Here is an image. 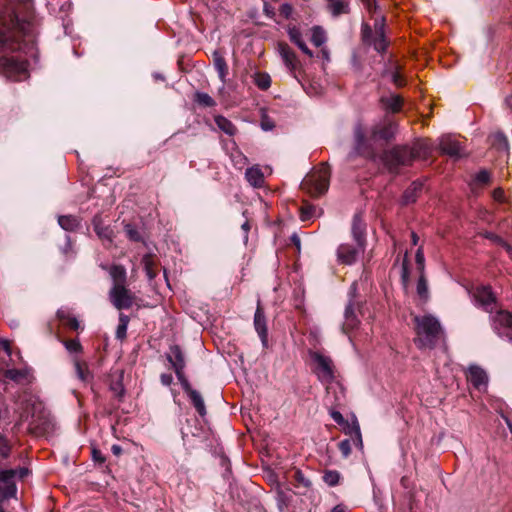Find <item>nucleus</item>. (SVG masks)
Returning <instances> with one entry per match:
<instances>
[{
    "mask_svg": "<svg viewBox=\"0 0 512 512\" xmlns=\"http://www.w3.org/2000/svg\"><path fill=\"white\" fill-rule=\"evenodd\" d=\"M20 20L12 8L0 15V72L8 79L22 81L28 77L27 61L20 52L22 45L18 35Z\"/></svg>",
    "mask_w": 512,
    "mask_h": 512,
    "instance_id": "obj_1",
    "label": "nucleus"
},
{
    "mask_svg": "<svg viewBox=\"0 0 512 512\" xmlns=\"http://www.w3.org/2000/svg\"><path fill=\"white\" fill-rule=\"evenodd\" d=\"M397 131L398 124L390 118H384L370 129L365 128L361 122H357L353 129L354 147L352 154L374 159L379 142L387 143L393 140Z\"/></svg>",
    "mask_w": 512,
    "mask_h": 512,
    "instance_id": "obj_2",
    "label": "nucleus"
},
{
    "mask_svg": "<svg viewBox=\"0 0 512 512\" xmlns=\"http://www.w3.org/2000/svg\"><path fill=\"white\" fill-rule=\"evenodd\" d=\"M416 337L414 342L420 349H432L444 336L439 320L430 314L414 317Z\"/></svg>",
    "mask_w": 512,
    "mask_h": 512,
    "instance_id": "obj_3",
    "label": "nucleus"
},
{
    "mask_svg": "<svg viewBox=\"0 0 512 512\" xmlns=\"http://www.w3.org/2000/svg\"><path fill=\"white\" fill-rule=\"evenodd\" d=\"M20 421L28 424L27 429L37 435L53 429V419L44 404L37 399H30L20 415Z\"/></svg>",
    "mask_w": 512,
    "mask_h": 512,
    "instance_id": "obj_4",
    "label": "nucleus"
},
{
    "mask_svg": "<svg viewBox=\"0 0 512 512\" xmlns=\"http://www.w3.org/2000/svg\"><path fill=\"white\" fill-rule=\"evenodd\" d=\"M429 149L424 143H417L413 147L396 146L384 152L382 161L391 173H397L402 166H407L420 156H426Z\"/></svg>",
    "mask_w": 512,
    "mask_h": 512,
    "instance_id": "obj_5",
    "label": "nucleus"
},
{
    "mask_svg": "<svg viewBox=\"0 0 512 512\" xmlns=\"http://www.w3.org/2000/svg\"><path fill=\"white\" fill-rule=\"evenodd\" d=\"M330 168L322 163L312 170L301 182V188L312 196H320L329 188Z\"/></svg>",
    "mask_w": 512,
    "mask_h": 512,
    "instance_id": "obj_6",
    "label": "nucleus"
},
{
    "mask_svg": "<svg viewBox=\"0 0 512 512\" xmlns=\"http://www.w3.org/2000/svg\"><path fill=\"white\" fill-rule=\"evenodd\" d=\"M494 332L501 338L512 342V315L509 311L498 307L490 316Z\"/></svg>",
    "mask_w": 512,
    "mask_h": 512,
    "instance_id": "obj_7",
    "label": "nucleus"
},
{
    "mask_svg": "<svg viewBox=\"0 0 512 512\" xmlns=\"http://www.w3.org/2000/svg\"><path fill=\"white\" fill-rule=\"evenodd\" d=\"M314 365V371L321 382L331 383L335 378L334 364L332 359L318 351L310 352Z\"/></svg>",
    "mask_w": 512,
    "mask_h": 512,
    "instance_id": "obj_8",
    "label": "nucleus"
},
{
    "mask_svg": "<svg viewBox=\"0 0 512 512\" xmlns=\"http://www.w3.org/2000/svg\"><path fill=\"white\" fill-rule=\"evenodd\" d=\"M357 286V282H353L348 292L349 301L344 311V323L342 326V330L345 334H348L350 330H353L359 324V320L356 315V310L359 309V305L356 303Z\"/></svg>",
    "mask_w": 512,
    "mask_h": 512,
    "instance_id": "obj_9",
    "label": "nucleus"
},
{
    "mask_svg": "<svg viewBox=\"0 0 512 512\" xmlns=\"http://www.w3.org/2000/svg\"><path fill=\"white\" fill-rule=\"evenodd\" d=\"M472 298L475 306L487 313L492 314L499 307L495 295L488 286L477 287L472 294Z\"/></svg>",
    "mask_w": 512,
    "mask_h": 512,
    "instance_id": "obj_10",
    "label": "nucleus"
},
{
    "mask_svg": "<svg viewBox=\"0 0 512 512\" xmlns=\"http://www.w3.org/2000/svg\"><path fill=\"white\" fill-rule=\"evenodd\" d=\"M365 246L362 244L342 243L336 251L337 261L344 265H353L358 260L359 256L364 253Z\"/></svg>",
    "mask_w": 512,
    "mask_h": 512,
    "instance_id": "obj_11",
    "label": "nucleus"
},
{
    "mask_svg": "<svg viewBox=\"0 0 512 512\" xmlns=\"http://www.w3.org/2000/svg\"><path fill=\"white\" fill-rule=\"evenodd\" d=\"M109 299L118 310L128 309L133 304V297L125 285L121 283L112 286L109 291Z\"/></svg>",
    "mask_w": 512,
    "mask_h": 512,
    "instance_id": "obj_12",
    "label": "nucleus"
},
{
    "mask_svg": "<svg viewBox=\"0 0 512 512\" xmlns=\"http://www.w3.org/2000/svg\"><path fill=\"white\" fill-rule=\"evenodd\" d=\"M167 359L171 363L180 384H188L184 376L185 359L181 348L177 345L171 346Z\"/></svg>",
    "mask_w": 512,
    "mask_h": 512,
    "instance_id": "obj_13",
    "label": "nucleus"
},
{
    "mask_svg": "<svg viewBox=\"0 0 512 512\" xmlns=\"http://www.w3.org/2000/svg\"><path fill=\"white\" fill-rule=\"evenodd\" d=\"M439 149L442 154L459 159L465 155L461 143L453 136H442L439 141Z\"/></svg>",
    "mask_w": 512,
    "mask_h": 512,
    "instance_id": "obj_14",
    "label": "nucleus"
},
{
    "mask_svg": "<svg viewBox=\"0 0 512 512\" xmlns=\"http://www.w3.org/2000/svg\"><path fill=\"white\" fill-rule=\"evenodd\" d=\"M254 328L263 346H266L268 342L267 321L264 314V310L260 306V301H258V305L254 314Z\"/></svg>",
    "mask_w": 512,
    "mask_h": 512,
    "instance_id": "obj_15",
    "label": "nucleus"
},
{
    "mask_svg": "<svg viewBox=\"0 0 512 512\" xmlns=\"http://www.w3.org/2000/svg\"><path fill=\"white\" fill-rule=\"evenodd\" d=\"M366 224L363 221L360 214H355L352 221V237L353 242L362 244L363 246L366 245Z\"/></svg>",
    "mask_w": 512,
    "mask_h": 512,
    "instance_id": "obj_16",
    "label": "nucleus"
},
{
    "mask_svg": "<svg viewBox=\"0 0 512 512\" xmlns=\"http://www.w3.org/2000/svg\"><path fill=\"white\" fill-rule=\"evenodd\" d=\"M344 432L350 435L359 449L363 448L362 435L360 426L355 415L352 416V420L349 422L346 420V424L341 425Z\"/></svg>",
    "mask_w": 512,
    "mask_h": 512,
    "instance_id": "obj_17",
    "label": "nucleus"
},
{
    "mask_svg": "<svg viewBox=\"0 0 512 512\" xmlns=\"http://www.w3.org/2000/svg\"><path fill=\"white\" fill-rule=\"evenodd\" d=\"M467 381L470 384H488L487 372L478 365H470L466 371Z\"/></svg>",
    "mask_w": 512,
    "mask_h": 512,
    "instance_id": "obj_18",
    "label": "nucleus"
},
{
    "mask_svg": "<svg viewBox=\"0 0 512 512\" xmlns=\"http://www.w3.org/2000/svg\"><path fill=\"white\" fill-rule=\"evenodd\" d=\"M184 392L201 417L206 415V407L202 395L192 386H183Z\"/></svg>",
    "mask_w": 512,
    "mask_h": 512,
    "instance_id": "obj_19",
    "label": "nucleus"
},
{
    "mask_svg": "<svg viewBox=\"0 0 512 512\" xmlns=\"http://www.w3.org/2000/svg\"><path fill=\"white\" fill-rule=\"evenodd\" d=\"M92 224L95 233L100 239L112 242L114 236L113 230L110 226L103 224L102 218L100 216L96 215L92 220Z\"/></svg>",
    "mask_w": 512,
    "mask_h": 512,
    "instance_id": "obj_20",
    "label": "nucleus"
},
{
    "mask_svg": "<svg viewBox=\"0 0 512 512\" xmlns=\"http://www.w3.org/2000/svg\"><path fill=\"white\" fill-rule=\"evenodd\" d=\"M278 52L289 70H294L297 65L296 55L288 44L278 43Z\"/></svg>",
    "mask_w": 512,
    "mask_h": 512,
    "instance_id": "obj_21",
    "label": "nucleus"
},
{
    "mask_svg": "<svg viewBox=\"0 0 512 512\" xmlns=\"http://www.w3.org/2000/svg\"><path fill=\"white\" fill-rule=\"evenodd\" d=\"M245 179L254 188H260L264 185V174L258 165L252 166L246 170Z\"/></svg>",
    "mask_w": 512,
    "mask_h": 512,
    "instance_id": "obj_22",
    "label": "nucleus"
},
{
    "mask_svg": "<svg viewBox=\"0 0 512 512\" xmlns=\"http://www.w3.org/2000/svg\"><path fill=\"white\" fill-rule=\"evenodd\" d=\"M423 189L422 181H414L412 184L404 191L402 202L407 205L410 203H414L419 195V193Z\"/></svg>",
    "mask_w": 512,
    "mask_h": 512,
    "instance_id": "obj_23",
    "label": "nucleus"
},
{
    "mask_svg": "<svg viewBox=\"0 0 512 512\" xmlns=\"http://www.w3.org/2000/svg\"><path fill=\"white\" fill-rule=\"evenodd\" d=\"M383 107L392 113L400 111L402 106V98L398 94H391L389 96L381 97Z\"/></svg>",
    "mask_w": 512,
    "mask_h": 512,
    "instance_id": "obj_24",
    "label": "nucleus"
},
{
    "mask_svg": "<svg viewBox=\"0 0 512 512\" xmlns=\"http://www.w3.org/2000/svg\"><path fill=\"white\" fill-rule=\"evenodd\" d=\"M6 377L12 381L27 380L32 381L31 368L25 367L23 369H8Z\"/></svg>",
    "mask_w": 512,
    "mask_h": 512,
    "instance_id": "obj_25",
    "label": "nucleus"
},
{
    "mask_svg": "<svg viewBox=\"0 0 512 512\" xmlns=\"http://www.w3.org/2000/svg\"><path fill=\"white\" fill-rule=\"evenodd\" d=\"M213 61H214V67L218 73L220 80L222 82H225L226 76L228 74V67H227L226 60L218 51H214Z\"/></svg>",
    "mask_w": 512,
    "mask_h": 512,
    "instance_id": "obj_26",
    "label": "nucleus"
},
{
    "mask_svg": "<svg viewBox=\"0 0 512 512\" xmlns=\"http://www.w3.org/2000/svg\"><path fill=\"white\" fill-rule=\"evenodd\" d=\"M214 121H215V124L217 125V127L222 131L224 132L225 134L229 135V136H233L236 134L237 132V128L235 127V125L229 120L227 119L226 117L222 116V115H217L215 116L214 118Z\"/></svg>",
    "mask_w": 512,
    "mask_h": 512,
    "instance_id": "obj_27",
    "label": "nucleus"
},
{
    "mask_svg": "<svg viewBox=\"0 0 512 512\" xmlns=\"http://www.w3.org/2000/svg\"><path fill=\"white\" fill-rule=\"evenodd\" d=\"M328 9L334 17L349 12L348 2L345 0H327Z\"/></svg>",
    "mask_w": 512,
    "mask_h": 512,
    "instance_id": "obj_28",
    "label": "nucleus"
},
{
    "mask_svg": "<svg viewBox=\"0 0 512 512\" xmlns=\"http://www.w3.org/2000/svg\"><path fill=\"white\" fill-rule=\"evenodd\" d=\"M58 224L66 231H74L79 227L80 221L75 216L64 215L58 217Z\"/></svg>",
    "mask_w": 512,
    "mask_h": 512,
    "instance_id": "obj_29",
    "label": "nucleus"
},
{
    "mask_svg": "<svg viewBox=\"0 0 512 512\" xmlns=\"http://www.w3.org/2000/svg\"><path fill=\"white\" fill-rule=\"evenodd\" d=\"M109 274L113 280V285L121 283L125 285L126 282V270L121 265H113L110 267Z\"/></svg>",
    "mask_w": 512,
    "mask_h": 512,
    "instance_id": "obj_30",
    "label": "nucleus"
},
{
    "mask_svg": "<svg viewBox=\"0 0 512 512\" xmlns=\"http://www.w3.org/2000/svg\"><path fill=\"white\" fill-rule=\"evenodd\" d=\"M492 146L499 153H503V154H507L508 153V148H509L508 141H507V138L502 133H496L493 136Z\"/></svg>",
    "mask_w": 512,
    "mask_h": 512,
    "instance_id": "obj_31",
    "label": "nucleus"
},
{
    "mask_svg": "<svg viewBox=\"0 0 512 512\" xmlns=\"http://www.w3.org/2000/svg\"><path fill=\"white\" fill-rule=\"evenodd\" d=\"M142 265L144 267L145 273L149 280H152L155 278L156 273L154 271L155 267V261L152 255L146 254L142 258Z\"/></svg>",
    "mask_w": 512,
    "mask_h": 512,
    "instance_id": "obj_32",
    "label": "nucleus"
},
{
    "mask_svg": "<svg viewBox=\"0 0 512 512\" xmlns=\"http://www.w3.org/2000/svg\"><path fill=\"white\" fill-rule=\"evenodd\" d=\"M326 33L320 26H314L312 28L311 42L316 47L322 46L326 42Z\"/></svg>",
    "mask_w": 512,
    "mask_h": 512,
    "instance_id": "obj_33",
    "label": "nucleus"
},
{
    "mask_svg": "<svg viewBox=\"0 0 512 512\" xmlns=\"http://www.w3.org/2000/svg\"><path fill=\"white\" fill-rule=\"evenodd\" d=\"M230 158L234 167L237 169H242L248 163V158L238 148L234 149Z\"/></svg>",
    "mask_w": 512,
    "mask_h": 512,
    "instance_id": "obj_34",
    "label": "nucleus"
},
{
    "mask_svg": "<svg viewBox=\"0 0 512 512\" xmlns=\"http://www.w3.org/2000/svg\"><path fill=\"white\" fill-rule=\"evenodd\" d=\"M417 294L424 302L429 299V290L424 273H421L417 283Z\"/></svg>",
    "mask_w": 512,
    "mask_h": 512,
    "instance_id": "obj_35",
    "label": "nucleus"
},
{
    "mask_svg": "<svg viewBox=\"0 0 512 512\" xmlns=\"http://www.w3.org/2000/svg\"><path fill=\"white\" fill-rule=\"evenodd\" d=\"M75 371L78 377V380L81 382H88L91 379L90 371L88 370L85 363H81L79 361L75 362Z\"/></svg>",
    "mask_w": 512,
    "mask_h": 512,
    "instance_id": "obj_36",
    "label": "nucleus"
},
{
    "mask_svg": "<svg viewBox=\"0 0 512 512\" xmlns=\"http://www.w3.org/2000/svg\"><path fill=\"white\" fill-rule=\"evenodd\" d=\"M254 82L256 86L261 90H267L271 86V78L266 73H256Z\"/></svg>",
    "mask_w": 512,
    "mask_h": 512,
    "instance_id": "obj_37",
    "label": "nucleus"
},
{
    "mask_svg": "<svg viewBox=\"0 0 512 512\" xmlns=\"http://www.w3.org/2000/svg\"><path fill=\"white\" fill-rule=\"evenodd\" d=\"M195 101L204 107H212L215 105L214 99L205 92H197L195 95Z\"/></svg>",
    "mask_w": 512,
    "mask_h": 512,
    "instance_id": "obj_38",
    "label": "nucleus"
},
{
    "mask_svg": "<svg viewBox=\"0 0 512 512\" xmlns=\"http://www.w3.org/2000/svg\"><path fill=\"white\" fill-rule=\"evenodd\" d=\"M287 33L290 41L293 42L295 45L304 40L302 33L297 26H288Z\"/></svg>",
    "mask_w": 512,
    "mask_h": 512,
    "instance_id": "obj_39",
    "label": "nucleus"
},
{
    "mask_svg": "<svg viewBox=\"0 0 512 512\" xmlns=\"http://www.w3.org/2000/svg\"><path fill=\"white\" fill-rule=\"evenodd\" d=\"M485 237L487 239H490L491 241L501 245L510 255H512V247L506 241H504L501 237H499L498 235L491 233V232L486 233Z\"/></svg>",
    "mask_w": 512,
    "mask_h": 512,
    "instance_id": "obj_40",
    "label": "nucleus"
},
{
    "mask_svg": "<svg viewBox=\"0 0 512 512\" xmlns=\"http://www.w3.org/2000/svg\"><path fill=\"white\" fill-rule=\"evenodd\" d=\"M372 45H373L374 49L378 52L385 51V49L387 47V43H386L383 31H380L379 34L374 38Z\"/></svg>",
    "mask_w": 512,
    "mask_h": 512,
    "instance_id": "obj_41",
    "label": "nucleus"
},
{
    "mask_svg": "<svg viewBox=\"0 0 512 512\" xmlns=\"http://www.w3.org/2000/svg\"><path fill=\"white\" fill-rule=\"evenodd\" d=\"M316 214V207L312 205L303 206L300 209V218L302 221H308L312 219Z\"/></svg>",
    "mask_w": 512,
    "mask_h": 512,
    "instance_id": "obj_42",
    "label": "nucleus"
},
{
    "mask_svg": "<svg viewBox=\"0 0 512 512\" xmlns=\"http://www.w3.org/2000/svg\"><path fill=\"white\" fill-rule=\"evenodd\" d=\"M323 479L329 486H335L339 482L340 475L337 471H327L324 474Z\"/></svg>",
    "mask_w": 512,
    "mask_h": 512,
    "instance_id": "obj_43",
    "label": "nucleus"
},
{
    "mask_svg": "<svg viewBox=\"0 0 512 512\" xmlns=\"http://www.w3.org/2000/svg\"><path fill=\"white\" fill-rule=\"evenodd\" d=\"M65 348L70 353H77L81 350V344L77 339H71L64 342Z\"/></svg>",
    "mask_w": 512,
    "mask_h": 512,
    "instance_id": "obj_44",
    "label": "nucleus"
},
{
    "mask_svg": "<svg viewBox=\"0 0 512 512\" xmlns=\"http://www.w3.org/2000/svg\"><path fill=\"white\" fill-rule=\"evenodd\" d=\"M387 75L390 77V80L393 82L395 86L400 87L403 85V79L398 71H387Z\"/></svg>",
    "mask_w": 512,
    "mask_h": 512,
    "instance_id": "obj_45",
    "label": "nucleus"
},
{
    "mask_svg": "<svg viewBox=\"0 0 512 512\" xmlns=\"http://www.w3.org/2000/svg\"><path fill=\"white\" fill-rule=\"evenodd\" d=\"M339 450L343 457L347 458L351 453V443L350 440L345 439L339 443Z\"/></svg>",
    "mask_w": 512,
    "mask_h": 512,
    "instance_id": "obj_46",
    "label": "nucleus"
},
{
    "mask_svg": "<svg viewBox=\"0 0 512 512\" xmlns=\"http://www.w3.org/2000/svg\"><path fill=\"white\" fill-rule=\"evenodd\" d=\"M474 180L479 184H486L490 180V174L486 170H481L475 175Z\"/></svg>",
    "mask_w": 512,
    "mask_h": 512,
    "instance_id": "obj_47",
    "label": "nucleus"
},
{
    "mask_svg": "<svg viewBox=\"0 0 512 512\" xmlns=\"http://www.w3.org/2000/svg\"><path fill=\"white\" fill-rule=\"evenodd\" d=\"M125 232L128 235L129 239H131L133 241L140 240V235H139L138 231L132 225L127 224L125 226Z\"/></svg>",
    "mask_w": 512,
    "mask_h": 512,
    "instance_id": "obj_48",
    "label": "nucleus"
},
{
    "mask_svg": "<svg viewBox=\"0 0 512 512\" xmlns=\"http://www.w3.org/2000/svg\"><path fill=\"white\" fill-rule=\"evenodd\" d=\"M10 451V444L8 440L0 435V454L3 457H7Z\"/></svg>",
    "mask_w": 512,
    "mask_h": 512,
    "instance_id": "obj_49",
    "label": "nucleus"
},
{
    "mask_svg": "<svg viewBox=\"0 0 512 512\" xmlns=\"http://www.w3.org/2000/svg\"><path fill=\"white\" fill-rule=\"evenodd\" d=\"M280 15L289 19L293 13V7L289 3H283L279 9Z\"/></svg>",
    "mask_w": 512,
    "mask_h": 512,
    "instance_id": "obj_50",
    "label": "nucleus"
},
{
    "mask_svg": "<svg viewBox=\"0 0 512 512\" xmlns=\"http://www.w3.org/2000/svg\"><path fill=\"white\" fill-rule=\"evenodd\" d=\"M330 416L340 426L346 424V420L344 419L343 415L339 411L332 410L330 412Z\"/></svg>",
    "mask_w": 512,
    "mask_h": 512,
    "instance_id": "obj_51",
    "label": "nucleus"
},
{
    "mask_svg": "<svg viewBox=\"0 0 512 512\" xmlns=\"http://www.w3.org/2000/svg\"><path fill=\"white\" fill-rule=\"evenodd\" d=\"M415 259H416V263L419 267V269L421 270V273H423V269H424V254H423V251L421 248H419L416 252V255H415Z\"/></svg>",
    "mask_w": 512,
    "mask_h": 512,
    "instance_id": "obj_52",
    "label": "nucleus"
},
{
    "mask_svg": "<svg viewBox=\"0 0 512 512\" xmlns=\"http://www.w3.org/2000/svg\"><path fill=\"white\" fill-rule=\"evenodd\" d=\"M493 199L500 203L504 202L505 201L504 191L501 188L495 189L493 191Z\"/></svg>",
    "mask_w": 512,
    "mask_h": 512,
    "instance_id": "obj_53",
    "label": "nucleus"
},
{
    "mask_svg": "<svg viewBox=\"0 0 512 512\" xmlns=\"http://www.w3.org/2000/svg\"><path fill=\"white\" fill-rule=\"evenodd\" d=\"M305 55H307L308 57L312 58L313 57V52L308 48L307 44L305 43V41L303 40L302 42L298 43L296 45Z\"/></svg>",
    "mask_w": 512,
    "mask_h": 512,
    "instance_id": "obj_54",
    "label": "nucleus"
},
{
    "mask_svg": "<svg viewBox=\"0 0 512 512\" xmlns=\"http://www.w3.org/2000/svg\"><path fill=\"white\" fill-rule=\"evenodd\" d=\"M64 324L73 330H77L80 326L79 321L73 316L68 317V320Z\"/></svg>",
    "mask_w": 512,
    "mask_h": 512,
    "instance_id": "obj_55",
    "label": "nucleus"
},
{
    "mask_svg": "<svg viewBox=\"0 0 512 512\" xmlns=\"http://www.w3.org/2000/svg\"><path fill=\"white\" fill-rule=\"evenodd\" d=\"M127 326L125 325H121V324H118L117 326V329H116V337L118 339H123L126 337V333H127Z\"/></svg>",
    "mask_w": 512,
    "mask_h": 512,
    "instance_id": "obj_56",
    "label": "nucleus"
},
{
    "mask_svg": "<svg viewBox=\"0 0 512 512\" xmlns=\"http://www.w3.org/2000/svg\"><path fill=\"white\" fill-rule=\"evenodd\" d=\"M57 317L65 323L71 315L67 309L61 308L57 311Z\"/></svg>",
    "mask_w": 512,
    "mask_h": 512,
    "instance_id": "obj_57",
    "label": "nucleus"
},
{
    "mask_svg": "<svg viewBox=\"0 0 512 512\" xmlns=\"http://www.w3.org/2000/svg\"><path fill=\"white\" fill-rule=\"evenodd\" d=\"M263 12L269 18H273L275 15L274 8L266 2L264 3L263 6Z\"/></svg>",
    "mask_w": 512,
    "mask_h": 512,
    "instance_id": "obj_58",
    "label": "nucleus"
},
{
    "mask_svg": "<svg viewBox=\"0 0 512 512\" xmlns=\"http://www.w3.org/2000/svg\"><path fill=\"white\" fill-rule=\"evenodd\" d=\"M0 346L1 348L6 352V354L8 356L11 355V347H10V343L8 340H5V339H1L0 340Z\"/></svg>",
    "mask_w": 512,
    "mask_h": 512,
    "instance_id": "obj_59",
    "label": "nucleus"
},
{
    "mask_svg": "<svg viewBox=\"0 0 512 512\" xmlns=\"http://www.w3.org/2000/svg\"><path fill=\"white\" fill-rule=\"evenodd\" d=\"M241 228L242 230L244 231V242L247 243L248 241V232L250 230V224L248 221H245L242 225H241Z\"/></svg>",
    "mask_w": 512,
    "mask_h": 512,
    "instance_id": "obj_60",
    "label": "nucleus"
},
{
    "mask_svg": "<svg viewBox=\"0 0 512 512\" xmlns=\"http://www.w3.org/2000/svg\"><path fill=\"white\" fill-rule=\"evenodd\" d=\"M92 455L95 461H99L100 463H103L105 461V458L102 456L101 452L96 449H93Z\"/></svg>",
    "mask_w": 512,
    "mask_h": 512,
    "instance_id": "obj_61",
    "label": "nucleus"
},
{
    "mask_svg": "<svg viewBox=\"0 0 512 512\" xmlns=\"http://www.w3.org/2000/svg\"><path fill=\"white\" fill-rule=\"evenodd\" d=\"M119 324L125 325L128 327L129 324V317L123 313L119 315Z\"/></svg>",
    "mask_w": 512,
    "mask_h": 512,
    "instance_id": "obj_62",
    "label": "nucleus"
},
{
    "mask_svg": "<svg viewBox=\"0 0 512 512\" xmlns=\"http://www.w3.org/2000/svg\"><path fill=\"white\" fill-rule=\"evenodd\" d=\"M111 451L115 456H119L122 453L121 446L115 444L111 447Z\"/></svg>",
    "mask_w": 512,
    "mask_h": 512,
    "instance_id": "obj_63",
    "label": "nucleus"
},
{
    "mask_svg": "<svg viewBox=\"0 0 512 512\" xmlns=\"http://www.w3.org/2000/svg\"><path fill=\"white\" fill-rule=\"evenodd\" d=\"M505 105L507 106V108H509L512 111V94L506 96Z\"/></svg>",
    "mask_w": 512,
    "mask_h": 512,
    "instance_id": "obj_64",
    "label": "nucleus"
}]
</instances>
